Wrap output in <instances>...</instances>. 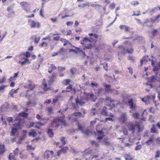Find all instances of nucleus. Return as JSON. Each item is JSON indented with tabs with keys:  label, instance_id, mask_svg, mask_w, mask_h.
Here are the masks:
<instances>
[{
	"label": "nucleus",
	"instance_id": "obj_1",
	"mask_svg": "<svg viewBox=\"0 0 160 160\" xmlns=\"http://www.w3.org/2000/svg\"><path fill=\"white\" fill-rule=\"evenodd\" d=\"M13 127L12 128L11 135L14 136L18 130L21 128V124L20 122L15 123L13 124Z\"/></svg>",
	"mask_w": 160,
	"mask_h": 160
},
{
	"label": "nucleus",
	"instance_id": "obj_2",
	"mask_svg": "<svg viewBox=\"0 0 160 160\" xmlns=\"http://www.w3.org/2000/svg\"><path fill=\"white\" fill-rule=\"evenodd\" d=\"M65 118V116L64 115H62V116H60L59 117L54 118L51 124V127L52 128L54 127V124L55 123L61 122V121L63 120H64Z\"/></svg>",
	"mask_w": 160,
	"mask_h": 160
},
{
	"label": "nucleus",
	"instance_id": "obj_3",
	"mask_svg": "<svg viewBox=\"0 0 160 160\" xmlns=\"http://www.w3.org/2000/svg\"><path fill=\"white\" fill-rule=\"evenodd\" d=\"M19 60L18 62V63L20 64L21 66L25 65L26 63H30V62L29 61L28 59L27 58V57L24 56L22 57H19Z\"/></svg>",
	"mask_w": 160,
	"mask_h": 160
},
{
	"label": "nucleus",
	"instance_id": "obj_4",
	"mask_svg": "<svg viewBox=\"0 0 160 160\" xmlns=\"http://www.w3.org/2000/svg\"><path fill=\"white\" fill-rule=\"evenodd\" d=\"M128 130L132 132V134H133L135 132V128L136 126V124H134L131 122H129L127 124Z\"/></svg>",
	"mask_w": 160,
	"mask_h": 160
},
{
	"label": "nucleus",
	"instance_id": "obj_5",
	"mask_svg": "<svg viewBox=\"0 0 160 160\" xmlns=\"http://www.w3.org/2000/svg\"><path fill=\"white\" fill-rule=\"evenodd\" d=\"M20 5L23 10L28 12L30 10V6L28 3L26 2H20Z\"/></svg>",
	"mask_w": 160,
	"mask_h": 160
},
{
	"label": "nucleus",
	"instance_id": "obj_6",
	"mask_svg": "<svg viewBox=\"0 0 160 160\" xmlns=\"http://www.w3.org/2000/svg\"><path fill=\"white\" fill-rule=\"evenodd\" d=\"M118 48L119 49V51L118 53V55L120 54L124 55L126 53L127 47H124L122 45H120L119 46Z\"/></svg>",
	"mask_w": 160,
	"mask_h": 160
},
{
	"label": "nucleus",
	"instance_id": "obj_7",
	"mask_svg": "<svg viewBox=\"0 0 160 160\" xmlns=\"http://www.w3.org/2000/svg\"><path fill=\"white\" fill-rule=\"evenodd\" d=\"M82 152L83 153L82 157L84 158H85L86 157L88 156L89 155H91L92 154H93L92 149H86Z\"/></svg>",
	"mask_w": 160,
	"mask_h": 160
},
{
	"label": "nucleus",
	"instance_id": "obj_8",
	"mask_svg": "<svg viewBox=\"0 0 160 160\" xmlns=\"http://www.w3.org/2000/svg\"><path fill=\"white\" fill-rule=\"evenodd\" d=\"M148 82L150 83L155 82L160 80L156 76L153 75H152L151 77H148Z\"/></svg>",
	"mask_w": 160,
	"mask_h": 160
},
{
	"label": "nucleus",
	"instance_id": "obj_9",
	"mask_svg": "<svg viewBox=\"0 0 160 160\" xmlns=\"http://www.w3.org/2000/svg\"><path fill=\"white\" fill-rule=\"evenodd\" d=\"M128 102L130 106V108L132 110H134L136 108V104L134 103L133 99L132 98L128 99Z\"/></svg>",
	"mask_w": 160,
	"mask_h": 160
},
{
	"label": "nucleus",
	"instance_id": "obj_10",
	"mask_svg": "<svg viewBox=\"0 0 160 160\" xmlns=\"http://www.w3.org/2000/svg\"><path fill=\"white\" fill-rule=\"evenodd\" d=\"M53 152L52 151H46L44 153V157L47 159L49 157H52L53 155Z\"/></svg>",
	"mask_w": 160,
	"mask_h": 160
},
{
	"label": "nucleus",
	"instance_id": "obj_11",
	"mask_svg": "<svg viewBox=\"0 0 160 160\" xmlns=\"http://www.w3.org/2000/svg\"><path fill=\"white\" fill-rule=\"evenodd\" d=\"M97 132L98 133L97 138L99 140L102 139L105 136L102 130H97Z\"/></svg>",
	"mask_w": 160,
	"mask_h": 160
},
{
	"label": "nucleus",
	"instance_id": "obj_12",
	"mask_svg": "<svg viewBox=\"0 0 160 160\" xmlns=\"http://www.w3.org/2000/svg\"><path fill=\"white\" fill-rule=\"evenodd\" d=\"M100 114L103 116L107 117L108 116V113L107 112V108L105 106H104L100 112Z\"/></svg>",
	"mask_w": 160,
	"mask_h": 160
},
{
	"label": "nucleus",
	"instance_id": "obj_13",
	"mask_svg": "<svg viewBox=\"0 0 160 160\" xmlns=\"http://www.w3.org/2000/svg\"><path fill=\"white\" fill-rule=\"evenodd\" d=\"M31 24L30 27L31 28H35L36 27L39 28L40 27V24L38 22H36L34 20H31Z\"/></svg>",
	"mask_w": 160,
	"mask_h": 160
},
{
	"label": "nucleus",
	"instance_id": "obj_14",
	"mask_svg": "<svg viewBox=\"0 0 160 160\" xmlns=\"http://www.w3.org/2000/svg\"><path fill=\"white\" fill-rule=\"evenodd\" d=\"M127 119L126 113H124L121 115L119 121L123 123H124Z\"/></svg>",
	"mask_w": 160,
	"mask_h": 160
},
{
	"label": "nucleus",
	"instance_id": "obj_15",
	"mask_svg": "<svg viewBox=\"0 0 160 160\" xmlns=\"http://www.w3.org/2000/svg\"><path fill=\"white\" fill-rule=\"evenodd\" d=\"M75 101L77 104L81 106H82L85 103L83 101L82 99L81 98L79 99L78 97L76 98Z\"/></svg>",
	"mask_w": 160,
	"mask_h": 160
},
{
	"label": "nucleus",
	"instance_id": "obj_16",
	"mask_svg": "<svg viewBox=\"0 0 160 160\" xmlns=\"http://www.w3.org/2000/svg\"><path fill=\"white\" fill-rule=\"evenodd\" d=\"M72 46L74 48H75L76 49H69V52H74L76 54H78V53L81 51V50L80 49V48L78 47H76L74 46Z\"/></svg>",
	"mask_w": 160,
	"mask_h": 160
},
{
	"label": "nucleus",
	"instance_id": "obj_17",
	"mask_svg": "<svg viewBox=\"0 0 160 160\" xmlns=\"http://www.w3.org/2000/svg\"><path fill=\"white\" fill-rule=\"evenodd\" d=\"M108 116H109V117L106 118L105 119V122H106L108 121H113V118H114L113 115L111 113H109L108 114Z\"/></svg>",
	"mask_w": 160,
	"mask_h": 160
},
{
	"label": "nucleus",
	"instance_id": "obj_18",
	"mask_svg": "<svg viewBox=\"0 0 160 160\" xmlns=\"http://www.w3.org/2000/svg\"><path fill=\"white\" fill-rule=\"evenodd\" d=\"M104 87L105 88V91L106 92H108L109 91L112 92V90L110 89L111 88V85H108L105 84Z\"/></svg>",
	"mask_w": 160,
	"mask_h": 160
},
{
	"label": "nucleus",
	"instance_id": "obj_19",
	"mask_svg": "<svg viewBox=\"0 0 160 160\" xmlns=\"http://www.w3.org/2000/svg\"><path fill=\"white\" fill-rule=\"evenodd\" d=\"M156 10H158V8H149L147 10V12L148 14H152L155 12Z\"/></svg>",
	"mask_w": 160,
	"mask_h": 160
},
{
	"label": "nucleus",
	"instance_id": "obj_20",
	"mask_svg": "<svg viewBox=\"0 0 160 160\" xmlns=\"http://www.w3.org/2000/svg\"><path fill=\"white\" fill-rule=\"evenodd\" d=\"M58 53L61 56H64L66 53V49L63 47L61 48L58 52Z\"/></svg>",
	"mask_w": 160,
	"mask_h": 160
},
{
	"label": "nucleus",
	"instance_id": "obj_21",
	"mask_svg": "<svg viewBox=\"0 0 160 160\" xmlns=\"http://www.w3.org/2000/svg\"><path fill=\"white\" fill-rule=\"evenodd\" d=\"M154 68L153 69V71L154 72H155L156 71H158L160 69V63H158L156 64V65L153 67Z\"/></svg>",
	"mask_w": 160,
	"mask_h": 160
},
{
	"label": "nucleus",
	"instance_id": "obj_22",
	"mask_svg": "<svg viewBox=\"0 0 160 160\" xmlns=\"http://www.w3.org/2000/svg\"><path fill=\"white\" fill-rule=\"evenodd\" d=\"M23 55L24 57H27V58H29L30 57V53L28 52H26L25 53H24V52L21 53L19 55V57H21Z\"/></svg>",
	"mask_w": 160,
	"mask_h": 160
},
{
	"label": "nucleus",
	"instance_id": "obj_23",
	"mask_svg": "<svg viewBox=\"0 0 160 160\" xmlns=\"http://www.w3.org/2000/svg\"><path fill=\"white\" fill-rule=\"evenodd\" d=\"M82 134H84L87 137H88L90 134L92 133V132L89 129H87L83 131V132H82Z\"/></svg>",
	"mask_w": 160,
	"mask_h": 160
},
{
	"label": "nucleus",
	"instance_id": "obj_24",
	"mask_svg": "<svg viewBox=\"0 0 160 160\" xmlns=\"http://www.w3.org/2000/svg\"><path fill=\"white\" fill-rule=\"evenodd\" d=\"M153 141L154 137H151L149 139L145 142V143L147 144V146H149L153 142Z\"/></svg>",
	"mask_w": 160,
	"mask_h": 160
},
{
	"label": "nucleus",
	"instance_id": "obj_25",
	"mask_svg": "<svg viewBox=\"0 0 160 160\" xmlns=\"http://www.w3.org/2000/svg\"><path fill=\"white\" fill-rule=\"evenodd\" d=\"M85 95L87 99H91L94 97V95L92 93H86Z\"/></svg>",
	"mask_w": 160,
	"mask_h": 160
},
{
	"label": "nucleus",
	"instance_id": "obj_26",
	"mask_svg": "<svg viewBox=\"0 0 160 160\" xmlns=\"http://www.w3.org/2000/svg\"><path fill=\"white\" fill-rule=\"evenodd\" d=\"M120 28L121 29H124L125 32H129L130 28L129 27L125 25H122L120 26Z\"/></svg>",
	"mask_w": 160,
	"mask_h": 160
},
{
	"label": "nucleus",
	"instance_id": "obj_27",
	"mask_svg": "<svg viewBox=\"0 0 160 160\" xmlns=\"http://www.w3.org/2000/svg\"><path fill=\"white\" fill-rule=\"evenodd\" d=\"M97 94L99 96L100 95L104 94H105V92L103 89L102 88H98V89Z\"/></svg>",
	"mask_w": 160,
	"mask_h": 160
},
{
	"label": "nucleus",
	"instance_id": "obj_28",
	"mask_svg": "<svg viewBox=\"0 0 160 160\" xmlns=\"http://www.w3.org/2000/svg\"><path fill=\"white\" fill-rule=\"evenodd\" d=\"M151 57L152 58V59H151L150 60L151 62V65L152 67H154L155 65V64L156 62L157 59L152 55L151 56Z\"/></svg>",
	"mask_w": 160,
	"mask_h": 160
},
{
	"label": "nucleus",
	"instance_id": "obj_29",
	"mask_svg": "<svg viewBox=\"0 0 160 160\" xmlns=\"http://www.w3.org/2000/svg\"><path fill=\"white\" fill-rule=\"evenodd\" d=\"M47 133L50 138H52L53 137L54 133L52 129L50 128L48 129L47 131Z\"/></svg>",
	"mask_w": 160,
	"mask_h": 160
},
{
	"label": "nucleus",
	"instance_id": "obj_30",
	"mask_svg": "<svg viewBox=\"0 0 160 160\" xmlns=\"http://www.w3.org/2000/svg\"><path fill=\"white\" fill-rule=\"evenodd\" d=\"M31 38L32 39H34V42L35 43H37L38 42L40 39V37H39L38 38H36L35 36H33L31 37Z\"/></svg>",
	"mask_w": 160,
	"mask_h": 160
},
{
	"label": "nucleus",
	"instance_id": "obj_31",
	"mask_svg": "<svg viewBox=\"0 0 160 160\" xmlns=\"http://www.w3.org/2000/svg\"><path fill=\"white\" fill-rule=\"evenodd\" d=\"M36 135V133L34 130H33L32 131L29 132L28 133V135L29 136H32L34 138L35 137Z\"/></svg>",
	"mask_w": 160,
	"mask_h": 160
},
{
	"label": "nucleus",
	"instance_id": "obj_32",
	"mask_svg": "<svg viewBox=\"0 0 160 160\" xmlns=\"http://www.w3.org/2000/svg\"><path fill=\"white\" fill-rule=\"evenodd\" d=\"M18 115L20 116H22L24 118H27L28 116V114L24 112H22L19 113Z\"/></svg>",
	"mask_w": 160,
	"mask_h": 160
},
{
	"label": "nucleus",
	"instance_id": "obj_33",
	"mask_svg": "<svg viewBox=\"0 0 160 160\" xmlns=\"http://www.w3.org/2000/svg\"><path fill=\"white\" fill-rule=\"evenodd\" d=\"M123 157L125 159V160H132V158L128 154H124Z\"/></svg>",
	"mask_w": 160,
	"mask_h": 160
},
{
	"label": "nucleus",
	"instance_id": "obj_34",
	"mask_svg": "<svg viewBox=\"0 0 160 160\" xmlns=\"http://www.w3.org/2000/svg\"><path fill=\"white\" fill-rule=\"evenodd\" d=\"M23 135L22 136V137L20 138V139L21 141H22L24 139L26 138L27 137L26 134L27 133V132L26 131H23Z\"/></svg>",
	"mask_w": 160,
	"mask_h": 160
},
{
	"label": "nucleus",
	"instance_id": "obj_35",
	"mask_svg": "<svg viewBox=\"0 0 160 160\" xmlns=\"http://www.w3.org/2000/svg\"><path fill=\"white\" fill-rule=\"evenodd\" d=\"M132 116L136 119H139L140 117V115L138 112H135L133 113Z\"/></svg>",
	"mask_w": 160,
	"mask_h": 160
},
{
	"label": "nucleus",
	"instance_id": "obj_36",
	"mask_svg": "<svg viewBox=\"0 0 160 160\" xmlns=\"http://www.w3.org/2000/svg\"><path fill=\"white\" fill-rule=\"evenodd\" d=\"M151 132L153 133H155L156 132V126L155 124H153L151 129Z\"/></svg>",
	"mask_w": 160,
	"mask_h": 160
},
{
	"label": "nucleus",
	"instance_id": "obj_37",
	"mask_svg": "<svg viewBox=\"0 0 160 160\" xmlns=\"http://www.w3.org/2000/svg\"><path fill=\"white\" fill-rule=\"evenodd\" d=\"M28 86L29 88L27 90V92H29L30 91H32L35 88V86L31 84H29Z\"/></svg>",
	"mask_w": 160,
	"mask_h": 160
},
{
	"label": "nucleus",
	"instance_id": "obj_38",
	"mask_svg": "<svg viewBox=\"0 0 160 160\" xmlns=\"http://www.w3.org/2000/svg\"><path fill=\"white\" fill-rule=\"evenodd\" d=\"M60 41L64 43L63 46H65L67 45V42H68V40H66V39L61 38L60 39Z\"/></svg>",
	"mask_w": 160,
	"mask_h": 160
},
{
	"label": "nucleus",
	"instance_id": "obj_39",
	"mask_svg": "<svg viewBox=\"0 0 160 160\" xmlns=\"http://www.w3.org/2000/svg\"><path fill=\"white\" fill-rule=\"evenodd\" d=\"M68 149V148L67 147H65L62 148L60 150L61 152L63 153L64 154L67 152V150Z\"/></svg>",
	"mask_w": 160,
	"mask_h": 160
},
{
	"label": "nucleus",
	"instance_id": "obj_40",
	"mask_svg": "<svg viewBox=\"0 0 160 160\" xmlns=\"http://www.w3.org/2000/svg\"><path fill=\"white\" fill-rule=\"evenodd\" d=\"M158 31H159L158 29H154L151 32V33L152 35L153 36H154L156 35Z\"/></svg>",
	"mask_w": 160,
	"mask_h": 160
},
{
	"label": "nucleus",
	"instance_id": "obj_41",
	"mask_svg": "<svg viewBox=\"0 0 160 160\" xmlns=\"http://www.w3.org/2000/svg\"><path fill=\"white\" fill-rule=\"evenodd\" d=\"M67 89H69V90H65L66 92H70L71 91H72V85H69L68 86L67 88Z\"/></svg>",
	"mask_w": 160,
	"mask_h": 160
},
{
	"label": "nucleus",
	"instance_id": "obj_42",
	"mask_svg": "<svg viewBox=\"0 0 160 160\" xmlns=\"http://www.w3.org/2000/svg\"><path fill=\"white\" fill-rule=\"evenodd\" d=\"M77 70V68L74 67L72 68L70 70L71 72L73 75H74L75 73V72H76Z\"/></svg>",
	"mask_w": 160,
	"mask_h": 160
},
{
	"label": "nucleus",
	"instance_id": "obj_43",
	"mask_svg": "<svg viewBox=\"0 0 160 160\" xmlns=\"http://www.w3.org/2000/svg\"><path fill=\"white\" fill-rule=\"evenodd\" d=\"M142 58L145 61L148 62V61H150L151 59L149 58L148 56H144Z\"/></svg>",
	"mask_w": 160,
	"mask_h": 160
},
{
	"label": "nucleus",
	"instance_id": "obj_44",
	"mask_svg": "<svg viewBox=\"0 0 160 160\" xmlns=\"http://www.w3.org/2000/svg\"><path fill=\"white\" fill-rule=\"evenodd\" d=\"M78 128L79 130L81 131L82 132H83L84 129L82 126L80 124L78 123Z\"/></svg>",
	"mask_w": 160,
	"mask_h": 160
},
{
	"label": "nucleus",
	"instance_id": "obj_45",
	"mask_svg": "<svg viewBox=\"0 0 160 160\" xmlns=\"http://www.w3.org/2000/svg\"><path fill=\"white\" fill-rule=\"evenodd\" d=\"M48 45V44L47 43L44 42H43L39 45V46L41 48H42L43 46H47Z\"/></svg>",
	"mask_w": 160,
	"mask_h": 160
},
{
	"label": "nucleus",
	"instance_id": "obj_46",
	"mask_svg": "<svg viewBox=\"0 0 160 160\" xmlns=\"http://www.w3.org/2000/svg\"><path fill=\"white\" fill-rule=\"evenodd\" d=\"M134 51L133 49L132 48H131L130 49L128 48L127 47L126 48V52H127L129 54H132L133 53V52Z\"/></svg>",
	"mask_w": 160,
	"mask_h": 160
},
{
	"label": "nucleus",
	"instance_id": "obj_47",
	"mask_svg": "<svg viewBox=\"0 0 160 160\" xmlns=\"http://www.w3.org/2000/svg\"><path fill=\"white\" fill-rule=\"evenodd\" d=\"M92 47V45L91 43H89L87 45H85V48L88 49H90Z\"/></svg>",
	"mask_w": 160,
	"mask_h": 160
},
{
	"label": "nucleus",
	"instance_id": "obj_48",
	"mask_svg": "<svg viewBox=\"0 0 160 160\" xmlns=\"http://www.w3.org/2000/svg\"><path fill=\"white\" fill-rule=\"evenodd\" d=\"M82 42H92L91 39H89L88 38L85 37L83 38Z\"/></svg>",
	"mask_w": 160,
	"mask_h": 160
},
{
	"label": "nucleus",
	"instance_id": "obj_49",
	"mask_svg": "<svg viewBox=\"0 0 160 160\" xmlns=\"http://www.w3.org/2000/svg\"><path fill=\"white\" fill-rule=\"evenodd\" d=\"M36 117L37 119L38 120H40L41 119L42 120L45 119V120L48 121L49 119L48 118H47L45 119H44V118H41V117L39 114H37L36 115Z\"/></svg>",
	"mask_w": 160,
	"mask_h": 160
},
{
	"label": "nucleus",
	"instance_id": "obj_50",
	"mask_svg": "<svg viewBox=\"0 0 160 160\" xmlns=\"http://www.w3.org/2000/svg\"><path fill=\"white\" fill-rule=\"evenodd\" d=\"M142 148V146L141 144H139L135 148V151H138L140 150Z\"/></svg>",
	"mask_w": 160,
	"mask_h": 160
},
{
	"label": "nucleus",
	"instance_id": "obj_51",
	"mask_svg": "<svg viewBox=\"0 0 160 160\" xmlns=\"http://www.w3.org/2000/svg\"><path fill=\"white\" fill-rule=\"evenodd\" d=\"M58 71H63L65 69V67L59 66L58 67Z\"/></svg>",
	"mask_w": 160,
	"mask_h": 160
},
{
	"label": "nucleus",
	"instance_id": "obj_52",
	"mask_svg": "<svg viewBox=\"0 0 160 160\" xmlns=\"http://www.w3.org/2000/svg\"><path fill=\"white\" fill-rule=\"evenodd\" d=\"M14 4H13L11 6L8 7L7 8V10L8 12H10L14 7Z\"/></svg>",
	"mask_w": 160,
	"mask_h": 160
},
{
	"label": "nucleus",
	"instance_id": "obj_53",
	"mask_svg": "<svg viewBox=\"0 0 160 160\" xmlns=\"http://www.w3.org/2000/svg\"><path fill=\"white\" fill-rule=\"evenodd\" d=\"M74 115L76 117L80 116L82 113L80 112H74L73 113Z\"/></svg>",
	"mask_w": 160,
	"mask_h": 160
},
{
	"label": "nucleus",
	"instance_id": "obj_54",
	"mask_svg": "<svg viewBox=\"0 0 160 160\" xmlns=\"http://www.w3.org/2000/svg\"><path fill=\"white\" fill-rule=\"evenodd\" d=\"M72 106L74 109H77L78 108V105L75 103H72Z\"/></svg>",
	"mask_w": 160,
	"mask_h": 160
},
{
	"label": "nucleus",
	"instance_id": "obj_55",
	"mask_svg": "<svg viewBox=\"0 0 160 160\" xmlns=\"http://www.w3.org/2000/svg\"><path fill=\"white\" fill-rule=\"evenodd\" d=\"M6 80L5 77H3L2 78H0V84L3 83Z\"/></svg>",
	"mask_w": 160,
	"mask_h": 160
},
{
	"label": "nucleus",
	"instance_id": "obj_56",
	"mask_svg": "<svg viewBox=\"0 0 160 160\" xmlns=\"http://www.w3.org/2000/svg\"><path fill=\"white\" fill-rule=\"evenodd\" d=\"M136 127L138 129V132H140L142 131V130L141 129V127L140 125L138 124H136Z\"/></svg>",
	"mask_w": 160,
	"mask_h": 160
},
{
	"label": "nucleus",
	"instance_id": "obj_57",
	"mask_svg": "<svg viewBox=\"0 0 160 160\" xmlns=\"http://www.w3.org/2000/svg\"><path fill=\"white\" fill-rule=\"evenodd\" d=\"M160 152L159 151H157L156 153L155 158H157L160 157Z\"/></svg>",
	"mask_w": 160,
	"mask_h": 160
},
{
	"label": "nucleus",
	"instance_id": "obj_58",
	"mask_svg": "<svg viewBox=\"0 0 160 160\" xmlns=\"http://www.w3.org/2000/svg\"><path fill=\"white\" fill-rule=\"evenodd\" d=\"M103 68L104 69L106 70L107 71H108V64L107 63H104L103 64Z\"/></svg>",
	"mask_w": 160,
	"mask_h": 160
},
{
	"label": "nucleus",
	"instance_id": "obj_59",
	"mask_svg": "<svg viewBox=\"0 0 160 160\" xmlns=\"http://www.w3.org/2000/svg\"><path fill=\"white\" fill-rule=\"evenodd\" d=\"M98 85L97 83H94L93 82H92L91 83V86L93 88L94 87H97Z\"/></svg>",
	"mask_w": 160,
	"mask_h": 160
},
{
	"label": "nucleus",
	"instance_id": "obj_60",
	"mask_svg": "<svg viewBox=\"0 0 160 160\" xmlns=\"http://www.w3.org/2000/svg\"><path fill=\"white\" fill-rule=\"evenodd\" d=\"M61 141L62 143L64 145L66 143V141L64 137H62L61 138Z\"/></svg>",
	"mask_w": 160,
	"mask_h": 160
},
{
	"label": "nucleus",
	"instance_id": "obj_61",
	"mask_svg": "<svg viewBox=\"0 0 160 160\" xmlns=\"http://www.w3.org/2000/svg\"><path fill=\"white\" fill-rule=\"evenodd\" d=\"M89 35L90 36V39L92 42L95 39L92 37L93 36V34L92 33H90L89 34Z\"/></svg>",
	"mask_w": 160,
	"mask_h": 160
},
{
	"label": "nucleus",
	"instance_id": "obj_62",
	"mask_svg": "<svg viewBox=\"0 0 160 160\" xmlns=\"http://www.w3.org/2000/svg\"><path fill=\"white\" fill-rule=\"evenodd\" d=\"M115 7V4L114 3H111L109 6L110 8L111 9H113Z\"/></svg>",
	"mask_w": 160,
	"mask_h": 160
},
{
	"label": "nucleus",
	"instance_id": "obj_63",
	"mask_svg": "<svg viewBox=\"0 0 160 160\" xmlns=\"http://www.w3.org/2000/svg\"><path fill=\"white\" fill-rule=\"evenodd\" d=\"M14 153L15 155H17L19 152V149L18 148H17L14 151Z\"/></svg>",
	"mask_w": 160,
	"mask_h": 160
},
{
	"label": "nucleus",
	"instance_id": "obj_64",
	"mask_svg": "<svg viewBox=\"0 0 160 160\" xmlns=\"http://www.w3.org/2000/svg\"><path fill=\"white\" fill-rule=\"evenodd\" d=\"M139 2L137 1L132 2L131 4L133 5H138L139 4Z\"/></svg>",
	"mask_w": 160,
	"mask_h": 160
}]
</instances>
